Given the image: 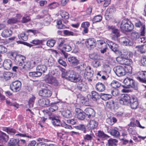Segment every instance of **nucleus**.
Segmentation results:
<instances>
[{"label":"nucleus","instance_id":"41","mask_svg":"<svg viewBox=\"0 0 146 146\" xmlns=\"http://www.w3.org/2000/svg\"><path fill=\"white\" fill-rule=\"evenodd\" d=\"M111 86L112 88H117L121 87V84L118 81L113 80L111 84Z\"/></svg>","mask_w":146,"mask_h":146},{"label":"nucleus","instance_id":"3","mask_svg":"<svg viewBox=\"0 0 146 146\" xmlns=\"http://www.w3.org/2000/svg\"><path fill=\"white\" fill-rule=\"evenodd\" d=\"M107 28L108 30L111 31V35L112 39L115 40L120 36L119 30L116 28L114 26L108 25Z\"/></svg>","mask_w":146,"mask_h":146},{"label":"nucleus","instance_id":"15","mask_svg":"<svg viewBox=\"0 0 146 146\" xmlns=\"http://www.w3.org/2000/svg\"><path fill=\"white\" fill-rule=\"evenodd\" d=\"M42 14H44V21L45 22V25H47L50 23L51 20L50 16V15L48 14V10H44L42 12Z\"/></svg>","mask_w":146,"mask_h":146},{"label":"nucleus","instance_id":"64","mask_svg":"<svg viewBox=\"0 0 146 146\" xmlns=\"http://www.w3.org/2000/svg\"><path fill=\"white\" fill-rule=\"evenodd\" d=\"M93 76L92 73H84V76L86 79H89Z\"/></svg>","mask_w":146,"mask_h":146},{"label":"nucleus","instance_id":"39","mask_svg":"<svg viewBox=\"0 0 146 146\" xmlns=\"http://www.w3.org/2000/svg\"><path fill=\"white\" fill-rule=\"evenodd\" d=\"M131 38L133 40H136L138 39L140 37L139 34L136 31H133L131 33Z\"/></svg>","mask_w":146,"mask_h":146},{"label":"nucleus","instance_id":"13","mask_svg":"<svg viewBox=\"0 0 146 146\" xmlns=\"http://www.w3.org/2000/svg\"><path fill=\"white\" fill-rule=\"evenodd\" d=\"M84 111L85 114L89 119L95 116V111L91 108H87L84 110Z\"/></svg>","mask_w":146,"mask_h":146},{"label":"nucleus","instance_id":"50","mask_svg":"<svg viewBox=\"0 0 146 146\" xmlns=\"http://www.w3.org/2000/svg\"><path fill=\"white\" fill-rule=\"evenodd\" d=\"M43 41L42 40H39L37 39H35L31 41L30 42L35 45H40L42 44Z\"/></svg>","mask_w":146,"mask_h":146},{"label":"nucleus","instance_id":"58","mask_svg":"<svg viewBox=\"0 0 146 146\" xmlns=\"http://www.w3.org/2000/svg\"><path fill=\"white\" fill-rule=\"evenodd\" d=\"M16 135H18L21 137H26L31 139L33 137L32 136L28 135V134L27 133H18L16 134Z\"/></svg>","mask_w":146,"mask_h":146},{"label":"nucleus","instance_id":"5","mask_svg":"<svg viewBox=\"0 0 146 146\" xmlns=\"http://www.w3.org/2000/svg\"><path fill=\"white\" fill-rule=\"evenodd\" d=\"M113 70L116 74L119 77L124 76L126 73L125 68L121 66H115Z\"/></svg>","mask_w":146,"mask_h":146},{"label":"nucleus","instance_id":"19","mask_svg":"<svg viewBox=\"0 0 146 146\" xmlns=\"http://www.w3.org/2000/svg\"><path fill=\"white\" fill-rule=\"evenodd\" d=\"M50 101L46 98H42L39 99L38 101L39 105L42 107H48L49 106Z\"/></svg>","mask_w":146,"mask_h":146},{"label":"nucleus","instance_id":"20","mask_svg":"<svg viewBox=\"0 0 146 146\" xmlns=\"http://www.w3.org/2000/svg\"><path fill=\"white\" fill-rule=\"evenodd\" d=\"M60 14L62 18V21L64 23H67L68 22V21L67 19L69 17L68 13L65 11L60 10Z\"/></svg>","mask_w":146,"mask_h":146},{"label":"nucleus","instance_id":"31","mask_svg":"<svg viewBox=\"0 0 146 146\" xmlns=\"http://www.w3.org/2000/svg\"><path fill=\"white\" fill-rule=\"evenodd\" d=\"M12 31L9 29L4 30L1 33V36L4 38H6L11 36L12 34Z\"/></svg>","mask_w":146,"mask_h":146},{"label":"nucleus","instance_id":"1","mask_svg":"<svg viewBox=\"0 0 146 146\" xmlns=\"http://www.w3.org/2000/svg\"><path fill=\"white\" fill-rule=\"evenodd\" d=\"M133 24L130 21L123 19L120 24L121 31L123 32L131 31L134 28Z\"/></svg>","mask_w":146,"mask_h":146},{"label":"nucleus","instance_id":"62","mask_svg":"<svg viewBox=\"0 0 146 146\" xmlns=\"http://www.w3.org/2000/svg\"><path fill=\"white\" fill-rule=\"evenodd\" d=\"M141 64L144 66H146V56H143L141 60Z\"/></svg>","mask_w":146,"mask_h":146},{"label":"nucleus","instance_id":"61","mask_svg":"<svg viewBox=\"0 0 146 146\" xmlns=\"http://www.w3.org/2000/svg\"><path fill=\"white\" fill-rule=\"evenodd\" d=\"M104 68L105 69V71L106 72L109 73L110 72L111 68L109 65L105 64L104 65Z\"/></svg>","mask_w":146,"mask_h":146},{"label":"nucleus","instance_id":"33","mask_svg":"<svg viewBox=\"0 0 146 146\" xmlns=\"http://www.w3.org/2000/svg\"><path fill=\"white\" fill-rule=\"evenodd\" d=\"M117 140L111 138L108 141V146H117Z\"/></svg>","mask_w":146,"mask_h":146},{"label":"nucleus","instance_id":"45","mask_svg":"<svg viewBox=\"0 0 146 146\" xmlns=\"http://www.w3.org/2000/svg\"><path fill=\"white\" fill-rule=\"evenodd\" d=\"M17 139H12L9 143V146H18Z\"/></svg>","mask_w":146,"mask_h":146},{"label":"nucleus","instance_id":"24","mask_svg":"<svg viewBox=\"0 0 146 146\" xmlns=\"http://www.w3.org/2000/svg\"><path fill=\"white\" fill-rule=\"evenodd\" d=\"M34 65H33V63L31 62L28 61L26 62H24L23 65L21 66V68L22 70H28L29 69L32 68Z\"/></svg>","mask_w":146,"mask_h":146},{"label":"nucleus","instance_id":"49","mask_svg":"<svg viewBox=\"0 0 146 146\" xmlns=\"http://www.w3.org/2000/svg\"><path fill=\"white\" fill-rule=\"evenodd\" d=\"M31 19V18L30 16L25 15L23 17L21 21L23 23H26L29 22Z\"/></svg>","mask_w":146,"mask_h":146},{"label":"nucleus","instance_id":"11","mask_svg":"<svg viewBox=\"0 0 146 146\" xmlns=\"http://www.w3.org/2000/svg\"><path fill=\"white\" fill-rule=\"evenodd\" d=\"M26 59V58L21 55H17L15 59V62L16 64L19 66H21L24 63V61Z\"/></svg>","mask_w":146,"mask_h":146},{"label":"nucleus","instance_id":"22","mask_svg":"<svg viewBox=\"0 0 146 146\" xmlns=\"http://www.w3.org/2000/svg\"><path fill=\"white\" fill-rule=\"evenodd\" d=\"M12 65V62L10 59L6 60L3 62V67L4 69L6 70L11 69Z\"/></svg>","mask_w":146,"mask_h":146},{"label":"nucleus","instance_id":"63","mask_svg":"<svg viewBox=\"0 0 146 146\" xmlns=\"http://www.w3.org/2000/svg\"><path fill=\"white\" fill-rule=\"evenodd\" d=\"M7 51V49L5 47L2 45H0V53H5Z\"/></svg>","mask_w":146,"mask_h":146},{"label":"nucleus","instance_id":"43","mask_svg":"<svg viewBox=\"0 0 146 146\" xmlns=\"http://www.w3.org/2000/svg\"><path fill=\"white\" fill-rule=\"evenodd\" d=\"M74 75V83H78L79 82H82L81 76L78 73H75Z\"/></svg>","mask_w":146,"mask_h":146},{"label":"nucleus","instance_id":"12","mask_svg":"<svg viewBox=\"0 0 146 146\" xmlns=\"http://www.w3.org/2000/svg\"><path fill=\"white\" fill-rule=\"evenodd\" d=\"M135 25L136 27H141L140 30V35L142 36L145 35V25L143 24L140 21H137V22L135 23Z\"/></svg>","mask_w":146,"mask_h":146},{"label":"nucleus","instance_id":"16","mask_svg":"<svg viewBox=\"0 0 146 146\" xmlns=\"http://www.w3.org/2000/svg\"><path fill=\"white\" fill-rule=\"evenodd\" d=\"M86 87V85L84 84L82 82H79L75 85L74 90L76 91H85Z\"/></svg>","mask_w":146,"mask_h":146},{"label":"nucleus","instance_id":"36","mask_svg":"<svg viewBox=\"0 0 146 146\" xmlns=\"http://www.w3.org/2000/svg\"><path fill=\"white\" fill-rule=\"evenodd\" d=\"M122 40L123 44L125 46H131L133 43L129 39L125 37L122 38Z\"/></svg>","mask_w":146,"mask_h":146},{"label":"nucleus","instance_id":"48","mask_svg":"<svg viewBox=\"0 0 146 146\" xmlns=\"http://www.w3.org/2000/svg\"><path fill=\"white\" fill-rule=\"evenodd\" d=\"M4 78L6 80H8L10 79L12 76V74L9 72H5L3 74Z\"/></svg>","mask_w":146,"mask_h":146},{"label":"nucleus","instance_id":"54","mask_svg":"<svg viewBox=\"0 0 146 146\" xmlns=\"http://www.w3.org/2000/svg\"><path fill=\"white\" fill-rule=\"evenodd\" d=\"M18 37L20 39H21L24 41H26L28 39L27 35L24 33H23L19 35Z\"/></svg>","mask_w":146,"mask_h":146},{"label":"nucleus","instance_id":"26","mask_svg":"<svg viewBox=\"0 0 146 146\" xmlns=\"http://www.w3.org/2000/svg\"><path fill=\"white\" fill-rule=\"evenodd\" d=\"M80 61L76 57H74V68L77 70L79 72L80 70Z\"/></svg>","mask_w":146,"mask_h":146},{"label":"nucleus","instance_id":"40","mask_svg":"<svg viewBox=\"0 0 146 146\" xmlns=\"http://www.w3.org/2000/svg\"><path fill=\"white\" fill-rule=\"evenodd\" d=\"M61 113L62 116L66 118H69L72 116L70 111L69 110L62 111Z\"/></svg>","mask_w":146,"mask_h":146},{"label":"nucleus","instance_id":"34","mask_svg":"<svg viewBox=\"0 0 146 146\" xmlns=\"http://www.w3.org/2000/svg\"><path fill=\"white\" fill-rule=\"evenodd\" d=\"M58 109V107L56 105H53L49 108L48 110H47L45 111L46 113L49 115V116H50V114H51V115H52L51 114V112H53L56 110Z\"/></svg>","mask_w":146,"mask_h":146},{"label":"nucleus","instance_id":"9","mask_svg":"<svg viewBox=\"0 0 146 146\" xmlns=\"http://www.w3.org/2000/svg\"><path fill=\"white\" fill-rule=\"evenodd\" d=\"M137 79L140 82L146 84V71H140L138 72Z\"/></svg>","mask_w":146,"mask_h":146},{"label":"nucleus","instance_id":"51","mask_svg":"<svg viewBox=\"0 0 146 146\" xmlns=\"http://www.w3.org/2000/svg\"><path fill=\"white\" fill-rule=\"evenodd\" d=\"M18 146H24L26 145V141L23 139H17Z\"/></svg>","mask_w":146,"mask_h":146},{"label":"nucleus","instance_id":"30","mask_svg":"<svg viewBox=\"0 0 146 146\" xmlns=\"http://www.w3.org/2000/svg\"><path fill=\"white\" fill-rule=\"evenodd\" d=\"M97 136L103 140H105L110 137L102 131H99L97 133Z\"/></svg>","mask_w":146,"mask_h":146},{"label":"nucleus","instance_id":"59","mask_svg":"<svg viewBox=\"0 0 146 146\" xmlns=\"http://www.w3.org/2000/svg\"><path fill=\"white\" fill-rule=\"evenodd\" d=\"M21 66H14L12 68V70L13 72L17 73L20 72V70H22L21 68Z\"/></svg>","mask_w":146,"mask_h":146},{"label":"nucleus","instance_id":"35","mask_svg":"<svg viewBox=\"0 0 146 146\" xmlns=\"http://www.w3.org/2000/svg\"><path fill=\"white\" fill-rule=\"evenodd\" d=\"M92 98L94 101H97L100 98V94L95 91H92L91 92Z\"/></svg>","mask_w":146,"mask_h":146},{"label":"nucleus","instance_id":"17","mask_svg":"<svg viewBox=\"0 0 146 146\" xmlns=\"http://www.w3.org/2000/svg\"><path fill=\"white\" fill-rule=\"evenodd\" d=\"M57 118V117H55L52 115H51L50 116H49L48 117V119L51 120L52 123L54 125L60 126L61 124L60 120Z\"/></svg>","mask_w":146,"mask_h":146},{"label":"nucleus","instance_id":"44","mask_svg":"<svg viewBox=\"0 0 146 146\" xmlns=\"http://www.w3.org/2000/svg\"><path fill=\"white\" fill-rule=\"evenodd\" d=\"M126 59V58L122 56H119L116 58V60L119 64H124Z\"/></svg>","mask_w":146,"mask_h":146},{"label":"nucleus","instance_id":"23","mask_svg":"<svg viewBox=\"0 0 146 146\" xmlns=\"http://www.w3.org/2000/svg\"><path fill=\"white\" fill-rule=\"evenodd\" d=\"M72 48L71 46L68 45H65L63 47L62 49H61V54H63L65 58H67L68 57V54L65 51L68 52L71 50Z\"/></svg>","mask_w":146,"mask_h":146},{"label":"nucleus","instance_id":"10","mask_svg":"<svg viewBox=\"0 0 146 146\" xmlns=\"http://www.w3.org/2000/svg\"><path fill=\"white\" fill-rule=\"evenodd\" d=\"M129 103L132 109H136L138 105V100L137 97L134 96H131Z\"/></svg>","mask_w":146,"mask_h":146},{"label":"nucleus","instance_id":"46","mask_svg":"<svg viewBox=\"0 0 146 146\" xmlns=\"http://www.w3.org/2000/svg\"><path fill=\"white\" fill-rule=\"evenodd\" d=\"M97 1L98 3H100L102 2H104L103 6L106 7H107L110 3L111 0H97Z\"/></svg>","mask_w":146,"mask_h":146},{"label":"nucleus","instance_id":"8","mask_svg":"<svg viewBox=\"0 0 146 146\" xmlns=\"http://www.w3.org/2000/svg\"><path fill=\"white\" fill-rule=\"evenodd\" d=\"M74 117L80 120H84L85 117L84 111L83 112L79 108H76L75 110Z\"/></svg>","mask_w":146,"mask_h":146},{"label":"nucleus","instance_id":"6","mask_svg":"<svg viewBox=\"0 0 146 146\" xmlns=\"http://www.w3.org/2000/svg\"><path fill=\"white\" fill-rule=\"evenodd\" d=\"M45 86L46 87L42 88L39 91L38 94L40 96L43 97H50L52 95V92L47 88L46 85Z\"/></svg>","mask_w":146,"mask_h":146},{"label":"nucleus","instance_id":"7","mask_svg":"<svg viewBox=\"0 0 146 146\" xmlns=\"http://www.w3.org/2000/svg\"><path fill=\"white\" fill-rule=\"evenodd\" d=\"M44 80L46 82L51 84L55 86H57L58 84L57 80L51 75H46Z\"/></svg>","mask_w":146,"mask_h":146},{"label":"nucleus","instance_id":"60","mask_svg":"<svg viewBox=\"0 0 146 146\" xmlns=\"http://www.w3.org/2000/svg\"><path fill=\"white\" fill-rule=\"evenodd\" d=\"M58 5V4L57 3L54 2L49 4L48 6V7L51 9H54L57 7Z\"/></svg>","mask_w":146,"mask_h":146},{"label":"nucleus","instance_id":"56","mask_svg":"<svg viewBox=\"0 0 146 146\" xmlns=\"http://www.w3.org/2000/svg\"><path fill=\"white\" fill-rule=\"evenodd\" d=\"M106 106L109 109H111L114 107V101L111 100L108 102L107 103Z\"/></svg>","mask_w":146,"mask_h":146},{"label":"nucleus","instance_id":"57","mask_svg":"<svg viewBox=\"0 0 146 146\" xmlns=\"http://www.w3.org/2000/svg\"><path fill=\"white\" fill-rule=\"evenodd\" d=\"M35 98L34 96H33L32 97L29 99L28 102V104L30 108L32 107L33 106Z\"/></svg>","mask_w":146,"mask_h":146},{"label":"nucleus","instance_id":"21","mask_svg":"<svg viewBox=\"0 0 146 146\" xmlns=\"http://www.w3.org/2000/svg\"><path fill=\"white\" fill-rule=\"evenodd\" d=\"M9 139L8 136L5 133L0 131V143H5Z\"/></svg>","mask_w":146,"mask_h":146},{"label":"nucleus","instance_id":"14","mask_svg":"<svg viewBox=\"0 0 146 146\" xmlns=\"http://www.w3.org/2000/svg\"><path fill=\"white\" fill-rule=\"evenodd\" d=\"M131 98V96L127 94H123L122 98L119 100L120 103L123 105H127L129 104Z\"/></svg>","mask_w":146,"mask_h":146},{"label":"nucleus","instance_id":"4","mask_svg":"<svg viewBox=\"0 0 146 146\" xmlns=\"http://www.w3.org/2000/svg\"><path fill=\"white\" fill-rule=\"evenodd\" d=\"M21 83L19 80H16L13 82L10 85V88L13 92H16L21 89Z\"/></svg>","mask_w":146,"mask_h":146},{"label":"nucleus","instance_id":"47","mask_svg":"<svg viewBox=\"0 0 146 146\" xmlns=\"http://www.w3.org/2000/svg\"><path fill=\"white\" fill-rule=\"evenodd\" d=\"M74 127L76 129L83 131L84 133L86 132V127L84 125L80 124L77 125H75L74 126Z\"/></svg>","mask_w":146,"mask_h":146},{"label":"nucleus","instance_id":"55","mask_svg":"<svg viewBox=\"0 0 146 146\" xmlns=\"http://www.w3.org/2000/svg\"><path fill=\"white\" fill-rule=\"evenodd\" d=\"M102 16L100 15H98L94 17L93 19V21L94 22H99L102 19Z\"/></svg>","mask_w":146,"mask_h":146},{"label":"nucleus","instance_id":"25","mask_svg":"<svg viewBox=\"0 0 146 146\" xmlns=\"http://www.w3.org/2000/svg\"><path fill=\"white\" fill-rule=\"evenodd\" d=\"M98 123L94 120H91L88 124L87 127L89 129H93L96 128L98 126Z\"/></svg>","mask_w":146,"mask_h":146},{"label":"nucleus","instance_id":"2","mask_svg":"<svg viewBox=\"0 0 146 146\" xmlns=\"http://www.w3.org/2000/svg\"><path fill=\"white\" fill-rule=\"evenodd\" d=\"M125 86H122V87L127 88H133L137 90L138 89V85L137 83L133 79L127 77L123 81Z\"/></svg>","mask_w":146,"mask_h":146},{"label":"nucleus","instance_id":"18","mask_svg":"<svg viewBox=\"0 0 146 146\" xmlns=\"http://www.w3.org/2000/svg\"><path fill=\"white\" fill-rule=\"evenodd\" d=\"M108 133H110L111 135L115 137H118L120 135V133L118 131L117 128L114 127L111 128L110 129H107Z\"/></svg>","mask_w":146,"mask_h":146},{"label":"nucleus","instance_id":"37","mask_svg":"<svg viewBox=\"0 0 146 146\" xmlns=\"http://www.w3.org/2000/svg\"><path fill=\"white\" fill-rule=\"evenodd\" d=\"M36 70L41 72V74L44 73L47 70V67L45 65H38L36 67Z\"/></svg>","mask_w":146,"mask_h":146},{"label":"nucleus","instance_id":"52","mask_svg":"<svg viewBox=\"0 0 146 146\" xmlns=\"http://www.w3.org/2000/svg\"><path fill=\"white\" fill-rule=\"evenodd\" d=\"M55 43L56 41L54 40H48L46 44L48 46L50 47H52L54 46Z\"/></svg>","mask_w":146,"mask_h":146},{"label":"nucleus","instance_id":"28","mask_svg":"<svg viewBox=\"0 0 146 146\" xmlns=\"http://www.w3.org/2000/svg\"><path fill=\"white\" fill-rule=\"evenodd\" d=\"M96 40L94 38H90L86 40L85 43L88 47L95 45Z\"/></svg>","mask_w":146,"mask_h":146},{"label":"nucleus","instance_id":"27","mask_svg":"<svg viewBox=\"0 0 146 146\" xmlns=\"http://www.w3.org/2000/svg\"><path fill=\"white\" fill-rule=\"evenodd\" d=\"M108 45L114 52H115L118 50V45L116 44L113 43L111 41H108Z\"/></svg>","mask_w":146,"mask_h":146},{"label":"nucleus","instance_id":"53","mask_svg":"<svg viewBox=\"0 0 146 146\" xmlns=\"http://www.w3.org/2000/svg\"><path fill=\"white\" fill-rule=\"evenodd\" d=\"M111 93L113 96H116L119 94V91L118 88H112L111 90Z\"/></svg>","mask_w":146,"mask_h":146},{"label":"nucleus","instance_id":"38","mask_svg":"<svg viewBox=\"0 0 146 146\" xmlns=\"http://www.w3.org/2000/svg\"><path fill=\"white\" fill-rule=\"evenodd\" d=\"M89 25L90 24L88 22H84L82 24L81 27L83 28V31L85 33H86L88 32V27Z\"/></svg>","mask_w":146,"mask_h":146},{"label":"nucleus","instance_id":"29","mask_svg":"<svg viewBox=\"0 0 146 146\" xmlns=\"http://www.w3.org/2000/svg\"><path fill=\"white\" fill-rule=\"evenodd\" d=\"M96 88L98 91L102 92L105 90V86L102 83L98 82L96 85Z\"/></svg>","mask_w":146,"mask_h":146},{"label":"nucleus","instance_id":"42","mask_svg":"<svg viewBox=\"0 0 146 146\" xmlns=\"http://www.w3.org/2000/svg\"><path fill=\"white\" fill-rule=\"evenodd\" d=\"M111 95L109 94L104 93H101L100 94V98L105 101L108 100L111 98Z\"/></svg>","mask_w":146,"mask_h":146},{"label":"nucleus","instance_id":"32","mask_svg":"<svg viewBox=\"0 0 146 146\" xmlns=\"http://www.w3.org/2000/svg\"><path fill=\"white\" fill-rule=\"evenodd\" d=\"M135 48L137 49V50L138 52L141 53H144L145 52L146 50V45H142L136 46L135 47Z\"/></svg>","mask_w":146,"mask_h":146}]
</instances>
